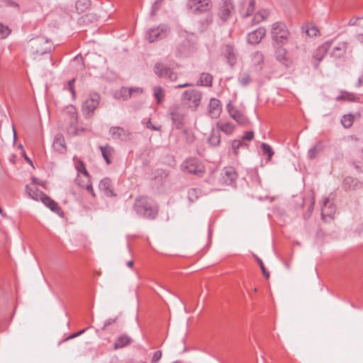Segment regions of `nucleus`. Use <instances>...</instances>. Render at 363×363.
Here are the masks:
<instances>
[{
  "instance_id": "nucleus-19",
  "label": "nucleus",
  "mask_w": 363,
  "mask_h": 363,
  "mask_svg": "<svg viewBox=\"0 0 363 363\" xmlns=\"http://www.w3.org/2000/svg\"><path fill=\"white\" fill-rule=\"evenodd\" d=\"M227 108L230 117L236 121L239 124L245 125L247 123L246 117L235 107L232 106L230 104H228Z\"/></svg>"
},
{
  "instance_id": "nucleus-13",
  "label": "nucleus",
  "mask_w": 363,
  "mask_h": 363,
  "mask_svg": "<svg viewBox=\"0 0 363 363\" xmlns=\"http://www.w3.org/2000/svg\"><path fill=\"white\" fill-rule=\"evenodd\" d=\"M330 44L325 43L318 47L313 54V64L315 68H318L319 62L324 58L330 48Z\"/></svg>"
},
{
  "instance_id": "nucleus-30",
  "label": "nucleus",
  "mask_w": 363,
  "mask_h": 363,
  "mask_svg": "<svg viewBox=\"0 0 363 363\" xmlns=\"http://www.w3.org/2000/svg\"><path fill=\"white\" fill-rule=\"evenodd\" d=\"M75 182L78 186L86 189V191L91 194L92 196H95L94 191L90 182L89 177L86 179V183L81 182V178L79 177L76 178Z\"/></svg>"
},
{
  "instance_id": "nucleus-5",
  "label": "nucleus",
  "mask_w": 363,
  "mask_h": 363,
  "mask_svg": "<svg viewBox=\"0 0 363 363\" xmlns=\"http://www.w3.org/2000/svg\"><path fill=\"white\" fill-rule=\"evenodd\" d=\"M30 42L33 53L44 55L52 50V45L45 37H37Z\"/></svg>"
},
{
  "instance_id": "nucleus-31",
  "label": "nucleus",
  "mask_w": 363,
  "mask_h": 363,
  "mask_svg": "<svg viewBox=\"0 0 363 363\" xmlns=\"http://www.w3.org/2000/svg\"><path fill=\"white\" fill-rule=\"evenodd\" d=\"M131 342V339L130 337L125 335H121L118 340L116 341V342L114 343V348L115 349H118V348H122L128 345H129Z\"/></svg>"
},
{
  "instance_id": "nucleus-60",
  "label": "nucleus",
  "mask_w": 363,
  "mask_h": 363,
  "mask_svg": "<svg viewBox=\"0 0 363 363\" xmlns=\"http://www.w3.org/2000/svg\"><path fill=\"white\" fill-rule=\"evenodd\" d=\"M115 319H113V318H110L108 320H107L105 323H104V328H106L107 326L113 324L114 322H115Z\"/></svg>"
},
{
  "instance_id": "nucleus-1",
  "label": "nucleus",
  "mask_w": 363,
  "mask_h": 363,
  "mask_svg": "<svg viewBox=\"0 0 363 363\" xmlns=\"http://www.w3.org/2000/svg\"><path fill=\"white\" fill-rule=\"evenodd\" d=\"M134 209L140 217L154 219L158 213V206L151 199L147 196H140L136 199Z\"/></svg>"
},
{
  "instance_id": "nucleus-20",
  "label": "nucleus",
  "mask_w": 363,
  "mask_h": 363,
  "mask_svg": "<svg viewBox=\"0 0 363 363\" xmlns=\"http://www.w3.org/2000/svg\"><path fill=\"white\" fill-rule=\"evenodd\" d=\"M335 212V206L333 203H331L328 198H325L323 200V205L321 207V216L323 219H325L326 217L332 218L333 215Z\"/></svg>"
},
{
  "instance_id": "nucleus-62",
  "label": "nucleus",
  "mask_w": 363,
  "mask_h": 363,
  "mask_svg": "<svg viewBox=\"0 0 363 363\" xmlns=\"http://www.w3.org/2000/svg\"><path fill=\"white\" fill-rule=\"evenodd\" d=\"M213 21V17L211 15H208L206 18V23L208 25L210 24Z\"/></svg>"
},
{
  "instance_id": "nucleus-10",
  "label": "nucleus",
  "mask_w": 363,
  "mask_h": 363,
  "mask_svg": "<svg viewBox=\"0 0 363 363\" xmlns=\"http://www.w3.org/2000/svg\"><path fill=\"white\" fill-rule=\"evenodd\" d=\"M100 96L94 93L90 94L89 97L82 104V112L87 118H91L95 109L99 105Z\"/></svg>"
},
{
  "instance_id": "nucleus-4",
  "label": "nucleus",
  "mask_w": 363,
  "mask_h": 363,
  "mask_svg": "<svg viewBox=\"0 0 363 363\" xmlns=\"http://www.w3.org/2000/svg\"><path fill=\"white\" fill-rule=\"evenodd\" d=\"M181 37L184 38V40L180 43L176 48V55L177 57L187 56L194 51V38L193 33H182Z\"/></svg>"
},
{
  "instance_id": "nucleus-59",
  "label": "nucleus",
  "mask_w": 363,
  "mask_h": 363,
  "mask_svg": "<svg viewBox=\"0 0 363 363\" xmlns=\"http://www.w3.org/2000/svg\"><path fill=\"white\" fill-rule=\"evenodd\" d=\"M192 84L190 83H184V84H179L178 85H176L174 86V89H180V88H185L192 86Z\"/></svg>"
},
{
  "instance_id": "nucleus-22",
  "label": "nucleus",
  "mask_w": 363,
  "mask_h": 363,
  "mask_svg": "<svg viewBox=\"0 0 363 363\" xmlns=\"http://www.w3.org/2000/svg\"><path fill=\"white\" fill-rule=\"evenodd\" d=\"M99 188L107 196H115L112 189L111 181L108 178L101 179L99 182Z\"/></svg>"
},
{
  "instance_id": "nucleus-55",
  "label": "nucleus",
  "mask_w": 363,
  "mask_h": 363,
  "mask_svg": "<svg viewBox=\"0 0 363 363\" xmlns=\"http://www.w3.org/2000/svg\"><path fill=\"white\" fill-rule=\"evenodd\" d=\"M257 262H258V263H259V266H260V267H261V269H262V271L263 274H264L267 278H268V277H269V272H267V270H266V269H265V267H264V263H263L262 260L261 259H259V258H257Z\"/></svg>"
},
{
  "instance_id": "nucleus-8",
  "label": "nucleus",
  "mask_w": 363,
  "mask_h": 363,
  "mask_svg": "<svg viewBox=\"0 0 363 363\" xmlns=\"http://www.w3.org/2000/svg\"><path fill=\"white\" fill-rule=\"evenodd\" d=\"M154 73L160 78H167L171 82H175L178 79V74L169 67L164 65L161 62H157L153 67Z\"/></svg>"
},
{
  "instance_id": "nucleus-33",
  "label": "nucleus",
  "mask_w": 363,
  "mask_h": 363,
  "mask_svg": "<svg viewBox=\"0 0 363 363\" xmlns=\"http://www.w3.org/2000/svg\"><path fill=\"white\" fill-rule=\"evenodd\" d=\"M323 150V146L320 143H317L313 147L310 148L308 151V157L310 160L315 159L318 154Z\"/></svg>"
},
{
  "instance_id": "nucleus-43",
  "label": "nucleus",
  "mask_w": 363,
  "mask_h": 363,
  "mask_svg": "<svg viewBox=\"0 0 363 363\" xmlns=\"http://www.w3.org/2000/svg\"><path fill=\"white\" fill-rule=\"evenodd\" d=\"M200 194H201L200 189H196V188L191 189L188 191L189 200L191 202H194V201H196L199 197Z\"/></svg>"
},
{
  "instance_id": "nucleus-28",
  "label": "nucleus",
  "mask_w": 363,
  "mask_h": 363,
  "mask_svg": "<svg viewBox=\"0 0 363 363\" xmlns=\"http://www.w3.org/2000/svg\"><path fill=\"white\" fill-rule=\"evenodd\" d=\"M26 191L28 192L29 196L35 201H39V200L41 201L43 197L45 194L35 186H30L27 185L26 186Z\"/></svg>"
},
{
  "instance_id": "nucleus-23",
  "label": "nucleus",
  "mask_w": 363,
  "mask_h": 363,
  "mask_svg": "<svg viewBox=\"0 0 363 363\" xmlns=\"http://www.w3.org/2000/svg\"><path fill=\"white\" fill-rule=\"evenodd\" d=\"M277 48L275 50V57L276 59L284 65L285 66H288L289 59L287 57V51L286 50L282 47L283 45H277Z\"/></svg>"
},
{
  "instance_id": "nucleus-46",
  "label": "nucleus",
  "mask_w": 363,
  "mask_h": 363,
  "mask_svg": "<svg viewBox=\"0 0 363 363\" xmlns=\"http://www.w3.org/2000/svg\"><path fill=\"white\" fill-rule=\"evenodd\" d=\"M11 33V29L8 26L0 23V38L4 39Z\"/></svg>"
},
{
  "instance_id": "nucleus-2",
  "label": "nucleus",
  "mask_w": 363,
  "mask_h": 363,
  "mask_svg": "<svg viewBox=\"0 0 363 363\" xmlns=\"http://www.w3.org/2000/svg\"><path fill=\"white\" fill-rule=\"evenodd\" d=\"M272 38L277 45H285L288 41L289 31L282 22L274 23L272 26Z\"/></svg>"
},
{
  "instance_id": "nucleus-64",
  "label": "nucleus",
  "mask_w": 363,
  "mask_h": 363,
  "mask_svg": "<svg viewBox=\"0 0 363 363\" xmlns=\"http://www.w3.org/2000/svg\"><path fill=\"white\" fill-rule=\"evenodd\" d=\"M133 260H130L127 262V266L130 268H132L133 267Z\"/></svg>"
},
{
  "instance_id": "nucleus-47",
  "label": "nucleus",
  "mask_w": 363,
  "mask_h": 363,
  "mask_svg": "<svg viewBox=\"0 0 363 363\" xmlns=\"http://www.w3.org/2000/svg\"><path fill=\"white\" fill-rule=\"evenodd\" d=\"M252 60L256 65H259L263 62V55L262 52L257 51L252 55Z\"/></svg>"
},
{
  "instance_id": "nucleus-49",
  "label": "nucleus",
  "mask_w": 363,
  "mask_h": 363,
  "mask_svg": "<svg viewBox=\"0 0 363 363\" xmlns=\"http://www.w3.org/2000/svg\"><path fill=\"white\" fill-rule=\"evenodd\" d=\"M306 33L308 36H316L318 33H319V30H318V28L314 26H311L310 27H308L306 30Z\"/></svg>"
},
{
  "instance_id": "nucleus-26",
  "label": "nucleus",
  "mask_w": 363,
  "mask_h": 363,
  "mask_svg": "<svg viewBox=\"0 0 363 363\" xmlns=\"http://www.w3.org/2000/svg\"><path fill=\"white\" fill-rule=\"evenodd\" d=\"M41 201L43 203L45 206L48 207L52 211L60 214L62 212L61 208L59 206L58 203L55 202L54 200L51 199L48 196L45 194L43 197Z\"/></svg>"
},
{
  "instance_id": "nucleus-53",
  "label": "nucleus",
  "mask_w": 363,
  "mask_h": 363,
  "mask_svg": "<svg viewBox=\"0 0 363 363\" xmlns=\"http://www.w3.org/2000/svg\"><path fill=\"white\" fill-rule=\"evenodd\" d=\"M4 6H8V7H13L17 9H18V8H19L18 4L13 0H4Z\"/></svg>"
},
{
  "instance_id": "nucleus-11",
  "label": "nucleus",
  "mask_w": 363,
  "mask_h": 363,
  "mask_svg": "<svg viewBox=\"0 0 363 363\" xmlns=\"http://www.w3.org/2000/svg\"><path fill=\"white\" fill-rule=\"evenodd\" d=\"M182 169L184 172L194 174L199 177L201 176L204 171V167L195 158H189L186 160L182 164Z\"/></svg>"
},
{
  "instance_id": "nucleus-50",
  "label": "nucleus",
  "mask_w": 363,
  "mask_h": 363,
  "mask_svg": "<svg viewBox=\"0 0 363 363\" xmlns=\"http://www.w3.org/2000/svg\"><path fill=\"white\" fill-rule=\"evenodd\" d=\"M344 51L345 47L343 45L337 46L334 48L332 55L336 57H340L344 53Z\"/></svg>"
},
{
  "instance_id": "nucleus-14",
  "label": "nucleus",
  "mask_w": 363,
  "mask_h": 363,
  "mask_svg": "<svg viewBox=\"0 0 363 363\" xmlns=\"http://www.w3.org/2000/svg\"><path fill=\"white\" fill-rule=\"evenodd\" d=\"M238 177L237 173L233 167H225L222 173V182L227 185L235 184Z\"/></svg>"
},
{
  "instance_id": "nucleus-38",
  "label": "nucleus",
  "mask_w": 363,
  "mask_h": 363,
  "mask_svg": "<svg viewBox=\"0 0 363 363\" xmlns=\"http://www.w3.org/2000/svg\"><path fill=\"white\" fill-rule=\"evenodd\" d=\"M260 147H261L263 155H267V160H270L274 154V152L272 147L269 145L264 143L261 144Z\"/></svg>"
},
{
  "instance_id": "nucleus-44",
  "label": "nucleus",
  "mask_w": 363,
  "mask_h": 363,
  "mask_svg": "<svg viewBox=\"0 0 363 363\" xmlns=\"http://www.w3.org/2000/svg\"><path fill=\"white\" fill-rule=\"evenodd\" d=\"M242 146L247 147V145L242 140H235L232 143V148L235 155H238L239 148Z\"/></svg>"
},
{
  "instance_id": "nucleus-12",
  "label": "nucleus",
  "mask_w": 363,
  "mask_h": 363,
  "mask_svg": "<svg viewBox=\"0 0 363 363\" xmlns=\"http://www.w3.org/2000/svg\"><path fill=\"white\" fill-rule=\"evenodd\" d=\"M109 134L113 140L128 141L132 138V134L120 126L111 127L109 129Z\"/></svg>"
},
{
  "instance_id": "nucleus-15",
  "label": "nucleus",
  "mask_w": 363,
  "mask_h": 363,
  "mask_svg": "<svg viewBox=\"0 0 363 363\" xmlns=\"http://www.w3.org/2000/svg\"><path fill=\"white\" fill-rule=\"evenodd\" d=\"M266 34L264 28L259 27L257 30L250 33L247 35V42L252 45L259 43Z\"/></svg>"
},
{
  "instance_id": "nucleus-45",
  "label": "nucleus",
  "mask_w": 363,
  "mask_h": 363,
  "mask_svg": "<svg viewBox=\"0 0 363 363\" xmlns=\"http://www.w3.org/2000/svg\"><path fill=\"white\" fill-rule=\"evenodd\" d=\"M68 111L70 113V123L74 125L77 123V113L76 112V109L74 106H71L67 108Z\"/></svg>"
},
{
  "instance_id": "nucleus-58",
  "label": "nucleus",
  "mask_w": 363,
  "mask_h": 363,
  "mask_svg": "<svg viewBox=\"0 0 363 363\" xmlns=\"http://www.w3.org/2000/svg\"><path fill=\"white\" fill-rule=\"evenodd\" d=\"M147 127L148 128H151L154 130H160V127L155 126L153 124H152L150 120H149L148 122L147 123Z\"/></svg>"
},
{
  "instance_id": "nucleus-61",
  "label": "nucleus",
  "mask_w": 363,
  "mask_h": 363,
  "mask_svg": "<svg viewBox=\"0 0 363 363\" xmlns=\"http://www.w3.org/2000/svg\"><path fill=\"white\" fill-rule=\"evenodd\" d=\"M357 86H363V74L361 75L358 80H357Z\"/></svg>"
},
{
  "instance_id": "nucleus-36",
  "label": "nucleus",
  "mask_w": 363,
  "mask_h": 363,
  "mask_svg": "<svg viewBox=\"0 0 363 363\" xmlns=\"http://www.w3.org/2000/svg\"><path fill=\"white\" fill-rule=\"evenodd\" d=\"M218 127L228 135L231 134L235 129V125L231 123H218Z\"/></svg>"
},
{
  "instance_id": "nucleus-51",
  "label": "nucleus",
  "mask_w": 363,
  "mask_h": 363,
  "mask_svg": "<svg viewBox=\"0 0 363 363\" xmlns=\"http://www.w3.org/2000/svg\"><path fill=\"white\" fill-rule=\"evenodd\" d=\"M265 18L264 14L261 12L257 13L253 18V23H259L262 21Z\"/></svg>"
},
{
  "instance_id": "nucleus-25",
  "label": "nucleus",
  "mask_w": 363,
  "mask_h": 363,
  "mask_svg": "<svg viewBox=\"0 0 363 363\" xmlns=\"http://www.w3.org/2000/svg\"><path fill=\"white\" fill-rule=\"evenodd\" d=\"M99 149L101 152L102 157L105 160L107 164L111 163V159L115 155V150L110 145L100 146Z\"/></svg>"
},
{
  "instance_id": "nucleus-18",
  "label": "nucleus",
  "mask_w": 363,
  "mask_h": 363,
  "mask_svg": "<svg viewBox=\"0 0 363 363\" xmlns=\"http://www.w3.org/2000/svg\"><path fill=\"white\" fill-rule=\"evenodd\" d=\"M362 184L357 179L352 177H347L342 182V188L345 191H352L360 189Z\"/></svg>"
},
{
  "instance_id": "nucleus-17",
  "label": "nucleus",
  "mask_w": 363,
  "mask_h": 363,
  "mask_svg": "<svg viewBox=\"0 0 363 363\" xmlns=\"http://www.w3.org/2000/svg\"><path fill=\"white\" fill-rule=\"evenodd\" d=\"M233 5L231 0H223V6L220 8L219 16L222 21H225L230 16Z\"/></svg>"
},
{
  "instance_id": "nucleus-32",
  "label": "nucleus",
  "mask_w": 363,
  "mask_h": 363,
  "mask_svg": "<svg viewBox=\"0 0 363 363\" xmlns=\"http://www.w3.org/2000/svg\"><path fill=\"white\" fill-rule=\"evenodd\" d=\"M153 94L157 104H161L164 101L165 91L162 86H155L153 87Z\"/></svg>"
},
{
  "instance_id": "nucleus-6",
  "label": "nucleus",
  "mask_w": 363,
  "mask_h": 363,
  "mask_svg": "<svg viewBox=\"0 0 363 363\" xmlns=\"http://www.w3.org/2000/svg\"><path fill=\"white\" fill-rule=\"evenodd\" d=\"M169 33L170 28L167 25L160 24L157 27L150 28L147 31L146 38L148 42L153 43L165 38Z\"/></svg>"
},
{
  "instance_id": "nucleus-52",
  "label": "nucleus",
  "mask_w": 363,
  "mask_h": 363,
  "mask_svg": "<svg viewBox=\"0 0 363 363\" xmlns=\"http://www.w3.org/2000/svg\"><path fill=\"white\" fill-rule=\"evenodd\" d=\"M254 138V133L252 131L246 132L244 135L242 137V140L245 143V141H250Z\"/></svg>"
},
{
  "instance_id": "nucleus-35",
  "label": "nucleus",
  "mask_w": 363,
  "mask_h": 363,
  "mask_svg": "<svg viewBox=\"0 0 363 363\" xmlns=\"http://www.w3.org/2000/svg\"><path fill=\"white\" fill-rule=\"evenodd\" d=\"M116 97L124 101L130 99L131 97V93L129 91V88L122 87L119 91L116 94Z\"/></svg>"
},
{
  "instance_id": "nucleus-27",
  "label": "nucleus",
  "mask_w": 363,
  "mask_h": 363,
  "mask_svg": "<svg viewBox=\"0 0 363 363\" xmlns=\"http://www.w3.org/2000/svg\"><path fill=\"white\" fill-rule=\"evenodd\" d=\"M213 76L206 72H202L200 74L199 79L197 81L196 84L198 86L211 87L212 86Z\"/></svg>"
},
{
  "instance_id": "nucleus-21",
  "label": "nucleus",
  "mask_w": 363,
  "mask_h": 363,
  "mask_svg": "<svg viewBox=\"0 0 363 363\" xmlns=\"http://www.w3.org/2000/svg\"><path fill=\"white\" fill-rule=\"evenodd\" d=\"M222 52L225 55L228 63L233 67L236 63V55L233 46L225 45L223 48Z\"/></svg>"
},
{
  "instance_id": "nucleus-16",
  "label": "nucleus",
  "mask_w": 363,
  "mask_h": 363,
  "mask_svg": "<svg viewBox=\"0 0 363 363\" xmlns=\"http://www.w3.org/2000/svg\"><path fill=\"white\" fill-rule=\"evenodd\" d=\"M221 111L220 101L216 98L211 99L208 104V114L212 118H217L220 116Z\"/></svg>"
},
{
  "instance_id": "nucleus-41",
  "label": "nucleus",
  "mask_w": 363,
  "mask_h": 363,
  "mask_svg": "<svg viewBox=\"0 0 363 363\" xmlns=\"http://www.w3.org/2000/svg\"><path fill=\"white\" fill-rule=\"evenodd\" d=\"M91 4V0H78L76 2V8L77 11L83 12L88 9Z\"/></svg>"
},
{
  "instance_id": "nucleus-48",
  "label": "nucleus",
  "mask_w": 363,
  "mask_h": 363,
  "mask_svg": "<svg viewBox=\"0 0 363 363\" xmlns=\"http://www.w3.org/2000/svg\"><path fill=\"white\" fill-rule=\"evenodd\" d=\"M74 82L75 79L69 80L67 83V86L65 87L66 89L69 90L71 92L73 99L75 98V91L74 89Z\"/></svg>"
},
{
  "instance_id": "nucleus-7",
  "label": "nucleus",
  "mask_w": 363,
  "mask_h": 363,
  "mask_svg": "<svg viewBox=\"0 0 363 363\" xmlns=\"http://www.w3.org/2000/svg\"><path fill=\"white\" fill-rule=\"evenodd\" d=\"M186 9L194 14H201L210 11L211 2L210 0H187Z\"/></svg>"
},
{
  "instance_id": "nucleus-3",
  "label": "nucleus",
  "mask_w": 363,
  "mask_h": 363,
  "mask_svg": "<svg viewBox=\"0 0 363 363\" xmlns=\"http://www.w3.org/2000/svg\"><path fill=\"white\" fill-rule=\"evenodd\" d=\"M202 99L201 91L191 89L184 91L181 94V100L188 105L189 108L195 111L200 106Z\"/></svg>"
},
{
  "instance_id": "nucleus-29",
  "label": "nucleus",
  "mask_w": 363,
  "mask_h": 363,
  "mask_svg": "<svg viewBox=\"0 0 363 363\" xmlns=\"http://www.w3.org/2000/svg\"><path fill=\"white\" fill-rule=\"evenodd\" d=\"M336 101H357L359 97H357L354 94L347 92L346 91H341L340 94L336 97Z\"/></svg>"
},
{
  "instance_id": "nucleus-57",
  "label": "nucleus",
  "mask_w": 363,
  "mask_h": 363,
  "mask_svg": "<svg viewBox=\"0 0 363 363\" xmlns=\"http://www.w3.org/2000/svg\"><path fill=\"white\" fill-rule=\"evenodd\" d=\"M160 1H157L155 2L152 7L151 16L155 15L157 11L159 9V4H160Z\"/></svg>"
},
{
  "instance_id": "nucleus-42",
  "label": "nucleus",
  "mask_w": 363,
  "mask_h": 363,
  "mask_svg": "<svg viewBox=\"0 0 363 363\" xmlns=\"http://www.w3.org/2000/svg\"><path fill=\"white\" fill-rule=\"evenodd\" d=\"M245 2L247 3L248 6L247 8L246 12L242 13V16L243 17H248L251 16L254 12L255 0H245Z\"/></svg>"
},
{
  "instance_id": "nucleus-39",
  "label": "nucleus",
  "mask_w": 363,
  "mask_h": 363,
  "mask_svg": "<svg viewBox=\"0 0 363 363\" xmlns=\"http://www.w3.org/2000/svg\"><path fill=\"white\" fill-rule=\"evenodd\" d=\"M75 168L78 172V174L81 173L86 179H87V177H89V174L87 170L86 169L85 165L82 161L77 160L75 162Z\"/></svg>"
},
{
  "instance_id": "nucleus-24",
  "label": "nucleus",
  "mask_w": 363,
  "mask_h": 363,
  "mask_svg": "<svg viewBox=\"0 0 363 363\" xmlns=\"http://www.w3.org/2000/svg\"><path fill=\"white\" fill-rule=\"evenodd\" d=\"M52 147L55 150L60 153H64L66 151L65 139L61 133H58L55 136Z\"/></svg>"
},
{
  "instance_id": "nucleus-56",
  "label": "nucleus",
  "mask_w": 363,
  "mask_h": 363,
  "mask_svg": "<svg viewBox=\"0 0 363 363\" xmlns=\"http://www.w3.org/2000/svg\"><path fill=\"white\" fill-rule=\"evenodd\" d=\"M162 357V352L158 350L156 351L152 357V363L158 362Z\"/></svg>"
},
{
  "instance_id": "nucleus-34",
  "label": "nucleus",
  "mask_w": 363,
  "mask_h": 363,
  "mask_svg": "<svg viewBox=\"0 0 363 363\" xmlns=\"http://www.w3.org/2000/svg\"><path fill=\"white\" fill-rule=\"evenodd\" d=\"M210 145L217 146L220 142V135L218 131L213 130L208 138Z\"/></svg>"
},
{
  "instance_id": "nucleus-40",
  "label": "nucleus",
  "mask_w": 363,
  "mask_h": 363,
  "mask_svg": "<svg viewBox=\"0 0 363 363\" xmlns=\"http://www.w3.org/2000/svg\"><path fill=\"white\" fill-rule=\"evenodd\" d=\"M354 122V116L352 114H346L344 115L341 119V123L342 125L346 128H350Z\"/></svg>"
},
{
  "instance_id": "nucleus-54",
  "label": "nucleus",
  "mask_w": 363,
  "mask_h": 363,
  "mask_svg": "<svg viewBox=\"0 0 363 363\" xmlns=\"http://www.w3.org/2000/svg\"><path fill=\"white\" fill-rule=\"evenodd\" d=\"M129 91L131 93V96L134 94H141L143 92V89L140 87H131L129 88Z\"/></svg>"
},
{
  "instance_id": "nucleus-63",
  "label": "nucleus",
  "mask_w": 363,
  "mask_h": 363,
  "mask_svg": "<svg viewBox=\"0 0 363 363\" xmlns=\"http://www.w3.org/2000/svg\"><path fill=\"white\" fill-rule=\"evenodd\" d=\"M78 337V335H77V333H74V334H72L71 335H69L67 340H70V339H73L74 337Z\"/></svg>"
},
{
  "instance_id": "nucleus-37",
  "label": "nucleus",
  "mask_w": 363,
  "mask_h": 363,
  "mask_svg": "<svg viewBox=\"0 0 363 363\" xmlns=\"http://www.w3.org/2000/svg\"><path fill=\"white\" fill-rule=\"evenodd\" d=\"M238 79L239 84L243 86H247L252 81L251 77L248 72L240 73Z\"/></svg>"
},
{
  "instance_id": "nucleus-9",
  "label": "nucleus",
  "mask_w": 363,
  "mask_h": 363,
  "mask_svg": "<svg viewBox=\"0 0 363 363\" xmlns=\"http://www.w3.org/2000/svg\"><path fill=\"white\" fill-rule=\"evenodd\" d=\"M169 116L174 127L177 129H181L183 127L186 116L184 109L179 105L172 106L169 108Z\"/></svg>"
}]
</instances>
